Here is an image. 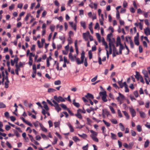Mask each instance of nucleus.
Wrapping results in <instances>:
<instances>
[{
    "mask_svg": "<svg viewBox=\"0 0 150 150\" xmlns=\"http://www.w3.org/2000/svg\"><path fill=\"white\" fill-rule=\"evenodd\" d=\"M143 73L144 75L145 78H148L149 77L148 74L147 72L146 71H143Z\"/></svg>",
    "mask_w": 150,
    "mask_h": 150,
    "instance_id": "nucleus-25",
    "label": "nucleus"
},
{
    "mask_svg": "<svg viewBox=\"0 0 150 150\" xmlns=\"http://www.w3.org/2000/svg\"><path fill=\"white\" fill-rule=\"evenodd\" d=\"M100 96H101L102 100L104 102H106L107 100L106 98L107 94L105 91L100 92L99 93Z\"/></svg>",
    "mask_w": 150,
    "mask_h": 150,
    "instance_id": "nucleus-1",
    "label": "nucleus"
},
{
    "mask_svg": "<svg viewBox=\"0 0 150 150\" xmlns=\"http://www.w3.org/2000/svg\"><path fill=\"white\" fill-rule=\"evenodd\" d=\"M90 132L92 134L90 135L91 137H96L98 134V133L97 132L94 131L93 130H91Z\"/></svg>",
    "mask_w": 150,
    "mask_h": 150,
    "instance_id": "nucleus-10",
    "label": "nucleus"
},
{
    "mask_svg": "<svg viewBox=\"0 0 150 150\" xmlns=\"http://www.w3.org/2000/svg\"><path fill=\"white\" fill-rule=\"evenodd\" d=\"M102 113L103 115L105 114L108 116L110 115V112L106 110H102Z\"/></svg>",
    "mask_w": 150,
    "mask_h": 150,
    "instance_id": "nucleus-17",
    "label": "nucleus"
},
{
    "mask_svg": "<svg viewBox=\"0 0 150 150\" xmlns=\"http://www.w3.org/2000/svg\"><path fill=\"white\" fill-rule=\"evenodd\" d=\"M18 60V58L17 56L13 60L14 62L16 63V64H15V66H18L17 64Z\"/></svg>",
    "mask_w": 150,
    "mask_h": 150,
    "instance_id": "nucleus-34",
    "label": "nucleus"
},
{
    "mask_svg": "<svg viewBox=\"0 0 150 150\" xmlns=\"http://www.w3.org/2000/svg\"><path fill=\"white\" fill-rule=\"evenodd\" d=\"M75 115L79 118L80 119H82V117L81 115L79 112H77V113Z\"/></svg>",
    "mask_w": 150,
    "mask_h": 150,
    "instance_id": "nucleus-31",
    "label": "nucleus"
},
{
    "mask_svg": "<svg viewBox=\"0 0 150 150\" xmlns=\"http://www.w3.org/2000/svg\"><path fill=\"white\" fill-rule=\"evenodd\" d=\"M30 16V13H28L27 14L25 17V21H27L28 20L29 18V16Z\"/></svg>",
    "mask_w": 150,
    "mask_h": 150,
    "instance_id": "nucleus-53",
    "label": "nucleus"
},
{
    "mask_svg": "<svg viewBox=\"0 0 150 150\" xmlns=\"http://www.w3.org/2000/svg\"><path fill=\"white\" fill-rule=\"evenodd\" d=\"M129 110L132 117H135L136 115V112L135 110L132 108H129Z\"/></svg>",
    "mask_w": 150,
    "mask_h": 150,
    "instance_id": "nucleus-4",
    "label": "nucleus"
},
{
    "mask_svg": "<svg viewBox=\"0 0 150 150\" xmlns=\"http://www.w3.org/2000/svg\"><path fill=\"white\" fill-rule=\"evenodd\" d=\"M56 91V90L54 88H49L48 89L47 92L49 93L54 92Z\"/></svg>",
    "mask_w": 150,
    "mask_h": 150,
    "instance_id": "nucleus-33",
    "label": "nucleus"
},
{
    "mask_svg": "<svg viewBox=\"0 0 150 150\" xmlns=\"http://www.w3.org/2000/svg\"><path fill=\"white\" fill-rule=\"evenodd\" d=\"M88 148V145L87 144L86 146H84L82 147L83 150H87Z\"/></svg>",
    "mask_w": 150,
    "mask_h": 150,
    "instance_id": "nucleus-62",
    "label": "nucleus"
},
{
    "mask_svg": "<svg viewBox=\"0 0 150 150\" xmlns=\"http://www.w3.org/2000/svg\"><path fill=\"white\" fill-rule=\"evenodd\" d=\"M42 104L44 105V108L47 111L49 110V108L46 104V103L45 102L43 101L42 103Z\"/></svg>",
    "mask_w": 150,
    "mask_h": 150,
    "instance_id": "nucleus-14",
    "label": "nucleus"
},
{
    "mask_svg": "<svg viewBox=\"0 0 150 150\" xmlns=\"http://www.w3.org/2000/svg\"><path fill=\"white\" fill-rule=\"evenodd\" d=\"M117 113L118 115V116L120 117H122V115L121 113V111L120 110H117Z\"/></svg>",
    "mask_w": 150,
    "mask_h": 150,
    "instance_id": "nucleus-52",
    "label": "nucleus"
},
{
    "mask_svg": "<svg viewBox=\"0 0 150 150\" xmlns=\"http://www.w3.org/2000/svg\"><path fill=\"white\" fill-rule=\"evenodd\" d=\"M54 107L55 108V109L58 112H59L61 110V109L59 107V104L56 106H54Z\"/></svg>",
    "mask_w": 150,
    "mask_h": 150,
    "instance_id": "nucleus-19",
    "label": "nucleus"
},
{
    "mask_svg": "<svg viewBox=\"0 0 150 150\" xmlns=\"http://www.w3.org/2000/svg\"><path fill=\"white\" fill-rule=\"evenodd\" d=\"M33 70L32 73L36 74V66H33Z\"/></svg>",
    "mask_w": 150,
    "mask_h": 150,
    "instance_id": "nucleus-50",
    "label": "nucleus"
},
{
    "mask_svg": "<svg viewBox=\"0 0 150 150\" xmlns=\"http://www.w3.org/2000/svg\"><path fill=\"white\" fill-rule=\"evenodd\" d=\"M113 52L115 53L116 54H119V52L118 51L115 47L113 48Z\"/></svg>",
    "mask_w": 150,
    "mask_h": 150,
    "instance_id": "nucleus-30",
    "label": "nucleus"
},
{
    "mask_svg": "<svg viewBox=\"0 0 150 150\" xmlns=\"http://www.w3.org/2000/svg\"><path fill=\"white\" fill-rule=\"evenodd\" d=\"M109 42V47H112L113 48L115 47L114 43L115 41V40L114 38H113L112 40H108Z\"/></svg>",
    "mask_w": 150,
    "mask_h": 150,
    "instance_id": "nucleus-5",
    "label": "nucleus"
},
{
    "mask_svg": "<svg viewBox=\"0 0 150 150\" xmlns=\"http://www.w3.org/2000/svg\"><path fill=\"white\" fill-rule=\"evenodd\" d=\"M110 134L111 135V138L112 139L114 140L116 139L117 136L115 134L112 133H111Z\"/></svg>",
    "mask_w": 150,
    "mask_h": 150,
    "instance_id": "nucleus-24",
    "label": "nucleus"
},
{
    "mask_svg": "<svg viewBox=\"0 0 150 150\" xmlns=\"http://www.w3.org/2000/svg\"><path fill=\"white\" fill-rule=\"evenodd\" d=\"M128 38L129 39V42L130 45V47L132 48H133L134 47V45L133 42L131 39V37L129 36L128 37Z\"/></svg>",
    "mask_w": 150,
    "mask_h": 150,
    "instance_id": "nucleus-9",
    "label": "nucleus"
},
{
    "mask_svg": "<svg viewBox=\"0 0 150 150\" xmlns=\"http://www.w3.org/2000/svg\"><path fill=\"white\" fill-rule=\"evenodd\" d=\"M96 35L97 38H98V41H100V35L99 33H96Z\"/></svg>",
    "mask_w": 150,
    "mask_h": 150,
    "instance_id": "nucleus-41",
    "label": "nucleus"
},
{
    "mask_svg": "<svg viewBox=\"0 0 150 150\" xmlns=\"http://www.w3.org/2000/svg\"><path fill=\"white\" fill-rule=\"evenodd\" d=\"M85 52L84 51H83L81 53V59L82 62H83L84 58V57Z\"/></svg>",
    "mask_w": 150,
    "mask_h": 150,
    "instance_id": "nucleus-27",
    "label": "nucleus"
},
{
    "mask_svg": "<svg viewBox=\"0 0 150 150\" xmlns=\"http://www.w3.org/2000/svg\"><path fill=\"white\" fill-rule=\"evenodd\" d=\"M76 60L78 64H80L83 62H82L81 60H80L79 58H77Z\"/></svg>",
    "mask_w": 150,
    "mask_h": 150,
    "instance_id": "nucleus-43",
    "label": "nucleus"
},
{
    "mask_svg": "<svg viewBox=\"0 0 150 150\" xmlns=\"http://www.w3.org/2000/svg\"><path fill=\"white\" fill-rule=\"evenodd\" d=\"M92 139H93V141H94L96 142H98V139L96 137H91Z\"/></svg>",
    "mask_w": 150,
    "mask_h": 150,
    "instance_id": "nucleus-55",
    "label": "nucleus"
},
{
    "mask_svg": "<svg viewBox=\"0 0 150 150\" xmlns=\"http://www.w3.org/2000/svg\"><path fill=\"white\" fill-rule=\"evenodd\" d=\"M72 139L75 142L80 141V139H79L77 136H76L73 137L72 138Z\"/></svg>",
    "mask_w": 150,
    "mask_h": 150,
    "instance_id": "nucleus-35",
    "label": "nucleus"
},
{
    "mask_svg": "<svg viewBox=\"0 0 150 150\" xmlns=\"http://www.w3.org/2000/svg\"><path fill=\"white\" fill-rule=\"evenodd\" d=\"M71 38L70 35L69 36V37L68 38L67 40L68 42V44H71L72 43V41L71 40Z\"/></svg>",
    "mask_w": 150,
    "mask_h": 150,
    "instance_id": "nucleus-45",
    "label": "nucleus"
},
{
    "mask_svg": "<svg viewBox=\"0 0 150 150\" xmlns=\"http://www.w3.org/2000/svg\"><path fill=\"white\" fill-rule=\"evenodd\" d=\"M144 22H145V24L149 26L150 25L149 23L148 20V19H145L144 21Z\"/></svg>",
    "mask_w": 150,
    "mask_h": 150,
    "instance_id": "nucleus-63",
    "label": "nucleus"
},
{
    "mask_svg": "<svg viewBox=\"0 0 150 150\" xmlns=\"http://www.w3.org/2000/svg\"><path fill=\"white\" fill-rule=\"evenodd\" d=\"M112 36V33L108 34L107 35V39L108 40H111V37Z\"/></svg>",
    "mask_w": 150,
    "mask_h": 150,
    "instance_id": "nucleus-26",
    "label": "nucleus"
},
{
    "mask_svg": "<svg viewBox=\"0 0 150 150\" xmlns=\"http://www.w3.org/2000/svg\"><path fill=\"white\" fill-rule=\"evenodd\" d=\"M119 125L120 126V128L121 131H123L125 130V127L122 123H120Z\"/></svg>",
    "mask_w": 150,
    "mask_h": 150,
    "instance_id": "nucleus-28",
    "label": "nucleus"
},
{
    "mask_svg": "<svg viewBox=\"0 0 150 150\" xmlns=\"http://www.w3.org/2000/svg\"><path fill=\"white\" fill-rule=\"evenodd\" d=\"M6 144L9 148H12L11 146L8 141L6 142Z\"/></svg>",
    "mask_w": 150,
    "mask_h": 150,
    "instance_id": "nucleus-64",
    "label": "nucleus"
},
{
    "mask_svg": "<svg viewBox=\"0 0 150 150\" xmlns=\"http://www.w3.org/2000/svg\"><path fill=\"white\" fill-rule=\"evenodd\" d=\"M89 28L91 33H93V31L92 28V23L91 22L89 25Z\"/></svg>",
    "mask_w": 150,
    "mask_h": 150,
    "instance_id": "nucleus-20",
    "label": "nucleus"
},
{
    "mask_svg": "<svg viewBox=\"0 0 150 150\" xmlns=\"http://www.w3.org/2000/svg\"><path fill=\"white\" fill-rule=\"evenodd\" d=\"M37 44L38 46V47L40 48H42L43 46V44L41 45L40 42L39 40H38L37 41Z\"/></svg>",
    "mask_w": 150,
    "mask_h": 150,
    "instance_id": "nucleus-49",
    "label": "nucleus"
},
{
    "mask_svg": "<svg viewBox=\"0 0 150 150\" xmlns=\"http://www.w3.org/2000/svg\"><path fill=\"white\" fill-rule=\"evenodd\" d=\"M78 135L81 137L83 138H85L87 137V135L84 134H83L81 135L78 134Z\"/></svg>",
    "mask_w": 150,
    "mask_h": 150,
    "instance_id": "nucleus-56",
    "label": "nucleus"
},
{
    "mask_svg": "<svg viewBox=\"0 0 150 150\" xmlns=\"http://www.w3.org/2000/svg\"><path fill=\"white\" fill-rule=\"evenodd\" d=\"M149 141L147 140L145 142L144 144V146L145 148H147L149 145Z\"/></svg>",
    "mask_w": 150,
    "mask_h": 150,
    "instance_id": "nucleus-36",
    "label": "nucleus"
},
{
    "mask_svg": "<svg viewBox=\"0 0 150 150\" xmlns=\"http://www.w3.org/2000/svg\"><path fill=\"white\" fill-rule=\"evenodd\" d=\"M16 69H15V72L16 74L17 75H19L18 74V71L20 70V67L21 66H16Z\"/></svg>",
    "mask_w": 150,
    "mask_h": 150,
    "instance_id": "nucleus-16",
    "label": "nucleus"
},
{
    "mask_svg": "<svg viewBox=\"0 0 150 150\" xmlns=\"http://www.w3.org/2000/svg\"><path fill=\"white\" fill-rule=\"evenodd\" d=\"M64 64L63 66H66V63H68L69 62L68 61L67 58L66 57H64Z\"/></svg>",
    "mask_w": 150,
    "mask_h": 150,
    "instance_id": "nucleus-39",
    "label": "nucleus"
},
{
    "mask_svg": "<svg viewBox=\"0 0 150 150\" xmlns=\"http://www.w3.org/2000/svg\"><path fill=\"white\" fill-rule=\"evenodd\" d=\"M134 94L136 98L138 97L139 94L137 91H134Z\"/></svg>",
    "mask_w": 150,
    "mask_h": 150,
    "instance_id": "nucleus-61",
    "label": "nucleus"
},
{
    "mask_svg": "<svg viewBox=\"0 0 150 150\" xmlns=\"http://www.w3.org/2000/svg\"><path fill=\"white\" fill-rule=\"evenodd\" d=\"M89 34L90 33L88 31L86 33H84L83 34V39L86 41L88 40V35H89Z\"/></svg>",
    "mask_w": 150,
    "mask_h": 150,
    "instance_id": "nucleus-6",
    "label": "nucleus"
},
{
    "mask_svg": "<svg viewBox=\"0 0 150 150\" xmlns=\"http://www.w3.org/2000/svg\"><path fill=\"white\" fill-rule=\"evenodd\" d=\"M134 42L136 45L138 46L139 45V38H134Z\"/></svg>",
    "mask_w": 150,
    "mask_h": 150,
    "instance_id": "nucleus-22",
    "label": "nucleus"
},
{
    "mask_svg": "<svg viewBox=\"0 0 150 150\" xmlns=\"http://www.w3.org/2000/svg\"><path fill=\"white\" fill-rule=\"evenodd\" d=\"M111 122L114 124H116L117 123V122L115 119H112L111 120Z\"/></svg>",
    "mask_w": 150,
    "mask_h": 150,
    "instance_id": "nucleus-47",
    "label": "nucleus"
},
{
    "mask_svg": "<svg viewBox=\"0 0 150 150\" xmlns=\"http://www.w3.org/2000/svg\"><path fill=\"white\" fill-rule=\"evenodd\" d=\"M15 5L13 4H11L10 6L9 7V9L10 10H12L14 8Z\"/></svg>",
    "mask_w": 150,
    "mask_h": 150,
    "instance_id": "nucleus-51",
    "label": "nucleus"
},
{
    "mask_svg": "<svg viewBox=\"0 0 150 150\" xmlns=\"http://www.w3.org/2000/svg\"><path fill=\"white\" fill-rule=\"evenodd\" d=\"M122 112L125 115L126 117V118L127 119H129V116L128 113L126 111H123Z\"/></svg>",
    "mask_w": 150,
    "mask_h": 150,
    "instance_id": "nucleus-21",
    "label": "nucleus"
},
{
    "mask_svg": "<svg viewBox=\"0 0 150 150\" xmlns=\"http://www.w3.org/2000/svg\"><path fill=\"white\" fill-rule=\"evenodd\" d=\"M137 129L138 132H141L142 130V127L140 125H138L137 126Z\"/></svg>",
    "mask_w": 150,
    "mask_h": 150,
    "instance_id": "nucleus-32",
    "label": "nucleus"
},
{
    "mask_svg": "<svg viewBox=\"0 0 150 150\" xmlns=\"http://www.w3.org/2000/svg\"><path fill=\"white\" fill-rule=\"evenodd\" d=\"M88 57H89V59H91L92 58V52L90 50L88 52Z\"/></svg>",
    "mask_w": 150,
    "mask_h": 150,
    "instance_id": "nucleus-54",
    "label": "nucleus"
},
{
    "mask_svg": "<svg viewBox=\"0 0 150 150\" xmlns=\"http://www.w3.org/2000/svg\"><path fill=\"white\" fill-rule=\"evenodd\" d=\"M85 97L88 99H93L94 98L93 96L90 93H87V95L85 96Z\"/></svg>",
    "mask_w": 150,
    "mask_h": 150,
    "instance_id": "nucleus-11",
    "label": "nucleus"
},
{
    "mask_svg": "<svg viewBox=\"0 0 150 150\" xmlns=\"http://www.w3.org/2000/svg\"><path fill=\"white\" fill-rule=\"evenodd\" d=\"M120 38V37H118L117 38L116 43L120 44H120H122L121 42Z\"/></svg>",
    "mask_w": 150,
    "mask_h": 150,
    "instance_id": "nucleus-44",
    "label": "nucleus"
},
{
    "mask_svg": "<svg viewBox=\"0 0 150 150\" xmlns=\"http://www.w3.org/2000/svg\"><path fill=\"white\" fill-rule=\"evenodd\" d=\"M11 127L8 125H7L5 126V129L7 131H8L11 129Z\"/></svg>",
    "mask_w": 150,
    "mask_h": 150,
    "instance_id": "nucleus-60",
    "label": "nucleus"
},
{
    "mask_svg": "<svg viewBox=\"0 0 150 150\" xmlns=\"http://www.w3.org/2000/svg\"><path fill=\"white\" fill-rule=\"evenodd\" d=\"M54 99L58 103L60 102H64L65 101V99L61 96L58 97L57 96H54Z\"/></svg>",
    "mask_w": 150,
    "mask_h": 150,
    "instance_id": "nucleus-2",
    "label": "nucleus"
},
{
    "mask_svg": "<svg viewBox=\"0 0 150 150\" xmlns=\"http://www.w3.org/2000/svg\"><path fill=\"white\" fill-rule=\"evenodd\" d=\"M77 40H76L74 42V44H75V50L76 53L77 54H78L79 53V50L78 49V47L77 45Z\"/></svg>",
    "mask_w": 150,
    "mask_h": 150,
    "instance_id": "nucleus-12",
    "label": "nucleus"
},
{
    "mask_svg": "<svg viewBox=\"0 0 150 150\" xmlns=\"http://www.w3.org/2000/svg\"><path fill=\"white\" fill-rule=\"evenodd\" d=\"M124 84L125 85V91L126 92H129V89L128 88V86L127 85V84L126 83V82H124Z\"/></svg>",
    "mask_w": 150,
    "mask_h": 150,
    "instance_id": "nucleus-23",
    "label": "nucleus"
},
{
    "mask_svg": "<svg viewBox=\"0 0 150 150\" xmlns=\"http://www.w3.org/2000/svg\"><path fill=\"white\" fill-rule=\"evenodd\" d=\"M67 125L70 129V131L71 132H73L74 131V130L72 126L69 123Z\"/></svg>",
    "mask_w": 150,
    "mask_h": 150,
    "instance_id": "nucleus-18",
    "label": "nucleus"
},
{
    "mask_svg": "<svg viewBox=\"0 0 150 150\" xmlns=\"http://www.w3.org/2000/svg\"><path fill=\"white\" fill-rule=\"evenodd\" d=\"M57 137H55L54 140V142L52 143V144L53 145H54L56 144L57 143Z\"/></svg>",
    "mask_w": 150,
    "mask_h": 150,
    "instance_id": "nucleus-57",
    "label": "nucleus"
},
{
    "mask_svg": "<svg viewBox=\"0 0 150 150\" xmlns=\"http://www.w3.org/2000/svg\"><path fill=\"white\" fill-rule=\"evenodd\" d=\"M6 107V105L3 103L0 102V108H4Z\"/></svg>",
    "mask_w": 150,
    "mask_h": 150,
    "instance_id": "nucleus-42",
    "label": "nucleus"
},
{
    "mask_svg": "<svg viewBox=\"0 0 150 150\" xmlns=\"http://www.w3.org/2000/svg\"><path fill=\"white\" fill-rule=\"evenodd\" d=\"M81 25L83 28L84 29L86 28V23L84 21H81Z\"/></svg>",
    "mask_w": 150,
    "mask_h": 150,
    "instance_id": "nucleus-37",
    "label": "nucleus"
},
{
    "mask_svg": "<svg viewBox=\"0 0 150 150\" xmlns=\"http://www.w3.org/2000/svg\"><path fill=\"white\" fill-rule=\"evenodd\" d=\"M47 101L48 103L51 105L52 106H54V105L52 103V102L48 99L47 100Z\"/></svg>",
    "mask_w": 150,
    "mask_h": 150,
    "instance_id": "nucleus-59",
    "label": "nucleus"
},
{
    "mask_svg": "<svg viewBox=\"0 0 150 150\" xmlns=\"http://www.w3.org/2000/svg\"><path fill=\"white\" fill-rule=\"evenodd\" d=\"M134 145V143L133 142H131L129 143L128 145V149H132L133 146Z\"/></svg>",
    "mask_w": 150,
    "mask_h": 150,
    "instance_id": "nucleus-29",
    "label": "nucleus"
},
{
    "mask_svg": "<svg viewBox=\"0 0 150 150\" xmlns=\"http://www.w3.org/2000/svg\"><path fill=\"white\" fill-rule=\"evenodd\" d=\"M69 23L70 25L75 30H76V24H74L73 22H69Z\"/></svg>",
    "mask_w": 150,
    "mask_h": 150,
    "instance_id": "nucleus-8",
    "label": "nucleus"
},
{
    "mask_svg": "<svg viewBox=\"0 0 150 150\" xmlns=\"http://www.w3.org/2000/svg\"><path fill=\"white\" fill-rule=\"evenodd\" d=\"M59 122H56L54 123V125L55 128L59 126Z\"/></svg>",
    "mask_w": 150,
    "mask_h": 150,
    "instance_id": "nucleus-58",
    "label": "nucleus"
},
{
    "mask_svg": "<svg viewBox=\"0 0 150 150\" xmlns=\"http://www.w3.org/2000/svg\"><path fill=\"white\" fill-rule=\"evenodd\" d=\"M75 100L74 99L73 100V104L76 107L79 108L80 107V104L78 103L75 102Z\"/></svg>",
    "mask_w": 150,
    "mask_h": 150,
    "instance_id": "nucleus-15",
    "label": "nucleus"
},
{
    "mask_svg": "<svg viewBox=\"0 0 150 150\" xmlns=\"http://www.w3.org/2000/svg\"><path fill=\"white\" fill-rule=\"evenodd\" d=\"M103 122L105 125L107 127H109L110 126V124L107 122H106L105 120H103Z\"/></svg>",
    "mask_w": 150,
    "mask_h": 150,
    "instance_id": "nucleus-46",
    "label": "nucleus"
},
{
    "mask_svg": "<svg viewBox=\"0 0 150 150\" xmlns=\"http://www.w3.org/2000/svg\"><path fill=\"white\" fill-rule=\"evenodd\" d=\"M136 74L135 76L136 78L138 80H140V81L144 84V82L142 76L140 75L139 72L136 71Z\"/></svg>",
    "mask_w": 150,
    "mask_h": 150,
    "instance_id": "nucleus-3",
    "label": "nucleus"
},
{
    "mask_svg": "<svg viewBox=\"0 0 150 150\" xmlns=\"http://www.w3.org/2000/svg\"><path fill=\"white\" fill-rule=\"evenodd\" d=\"M76 124L77 125L76 126V128L81 129L83 127V126L81 125L79 122L77 120H76Z\"/></svg>",
    "mask_w": 150,
    "mask_h": 150,
    "instance_id": "nucleus-13",
    "label": "nucleus"
},
{
    "mask_svg": "<svg viewBox=\"0 0 150 150\" xmlns=\"http://www.w3.org/2000/svg\"><path fill=\"white\" fill-rule=\"evenodd\" d=\"M61 82L59 80L55 81L54 82V84L56 85H60L61 84Z\"/></svg>",
    "mask_w": 150,
    "mask_h": 150,
    "instance_id": "nucleus-38",
    "label": "nucleus"
},
{
    "mask_svg": "<svg viewBox=\"0 0 150 150\" xmlns=\"http://www.w3.org/2000/svg\"><path fill=\"white\" fill-rule=\"evenodd\" d=\"M144 33L146 35H150V29L148 28L144 29Z\"/></svg>",
    "mask_w": 150,
    "mask_h": 150,
    "instance_id": "nucleus-7",
    "label": "nucleus"
},
{
    "mask_svg": "<svg viewBox=\"0 0 150 150\" xmlns=\"http://www.w3.org/2000/svg\"><path fill=\"white\" fill-rule=\"evenodd\" d=\"M60 105L64 110L66 109L67 110V109H68L67 108V107L66 105L62 103V104H60Z\"/></svg>",
    "mask_w": 150,
    "mask_h": 150,
    "instance_id": "nucleus-40",
    "label": "nucleus"
},
{
    "mask_svg": "<svg viewBox=\"0 0 150 150\" xmlns=\"http://www.w3.org/2000/svg\"><path fill=\"white\" fill-rule=\"evenodd\" d=\"M140 116L142 118H144L145 117V113L143 112H139Z\"/></svg>",
    "mask_w": 150,
    "mask_h": 150,
    "instance_id": "nucleus-48",
    "label": "nucleus"
}]
</instances>
